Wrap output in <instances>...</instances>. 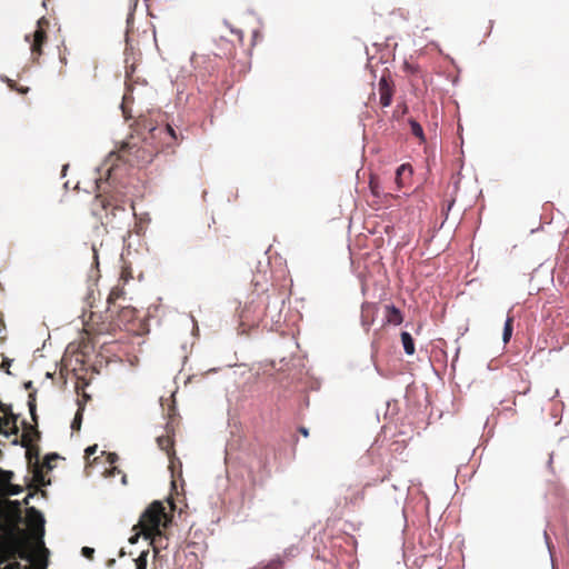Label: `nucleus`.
Instances as JSON below:
<instances>
[{
  "label": "nucleus",
  "instance_id": "c756f323",
  "mask_svg": "<svg viewBox=\"0 0 569 569\" xmlns=\"http://www.w3.org/2000/svg\"><path fill=\"white\" fill-rule=\"evenodd\" d=\"M299 432L303 436V437H308L309 436V431L307 428L305 427H300L299 428Z\"/></svg>",
  "mask_w": 569,
  "mask_h": 569
},
{
  "label": "nucleus",
  "instance_id": "39448f33",
  "mask_svg": "<svg viewBox=\"0 0 569 569\" xmlns=\"http://www.w3.org/2000/svg\"><path fill=\"white\" fill-rule=\"evenodd\" d=\"M379 94H380V104L382 107H389L392 101L393 96V84L389 77L382 76L379 80Z\"/></svg>",
  "mask_w": 569,
  "mask_h": 569
},
{
  "label": "nucleus",
  "instance_id": "f3484780",
  "mask_svg": "<svg viewBox=\"0 0 569 569\" xmlns=\"http://www.w3.org/2000/svg\"><path fill=\"white\" fill-rule=\"evenodd\" d=\"M512 325H513V318L508 317L505 322L503 335H502V339H503L505 343L509 342V340L512 336V330H513Z\"/></svg>",
  "mask_w": 569,
  "mask_h": 569
},
{
  "label": "nucleus",
  "instance_id": "393cba45",
  "mask_svg": "<svg viewBox=\"0 0 569 569\" xmlns=\"http://www.w3.org/2000/svg\"><path fill=\"white\" fill-rule=\"evenodd\" d=\"M81 553L88 558V559H92L93 558V555H94V549L93 548H90V547H83L82 550H81Z\"/></svg>",
  "mask_w": 569,
  "mask_h": 569
},
{
  "label": "nucleus",
  "instance_id": "a878e982",
  "mask_svg": "<svg viewBox=\"0 0 569 569\" xmlns=\"http://www.w3.org/2000/svg\"><path fill=\"white\" fill-rule=\"evenodd\" d=\"M9 87H10L11 89L18 90V91H19V92H21V93H27V92L29 91V88H18V87H17V83H16V82H13V81H10V82H9Z\"/></svg>",
  "mask_w": 569,
  "mask_h": 569
},
{
  "label": "nucleus",
  "instance_id": "ddd939ff",
  "mask_svg": "<svg viewBox=\"0 0 569 569\" xmlns=\"http://www.w3.org/2000/svg\"><path fill=\"white\" fill-rule=\"evenodd\" d=\"M27 516L32 525H38L40 527L42 535L44 520L40 511L37 510L34 507H30L27 509Z\"/></svg>",
  "mask_w": 569,
  "mask_h": 569
},
{
  "label": "nucleus",
  "instance_id": "cd10ccee",
  "mask_svg": "<svg viewBox=\"0 0 569 569\" xmlns=\"http://www.w3.org/2000/svg\"><path fill=\"white\" fill-rule=\"evenodd\" d=\"M118 460V456L116 453H109L108 455V461L109 463H114Z\"/></svg>",
  "mask_w": 569,
  "mask_h": 569
},
{
  "label": "nucleus",
  "instance_id": "aec40b11",
  "mask_svg": "<svg viewBox=\"0 0 569 569\" xmlns=\"http://www.w3.org/2000/svg\"><path fill=\"white\" fill-rule=\"evenodd\" d=\"M148 555L149 550H144L134 559L136 569H147Z\"/></svg>",
  "mask_w": 569,
  "mask_h": 569
},
{
  "label": "nucleus",
  "instance_id": "f257e3e1",
  "mask_svg": "<svg viewBox=\"0 0 569 569\" xmlns=\"http://www.w3.org/2000/svg\"><path fill=\"white\" fill-rule=\"evenodd\" d=\"M48 557L49 550L44 547L43 541H40L37 552H31L24 531L20 529H17V532L11 533L7 539L0 537V565L20 558L32 561L39 569H46Z\"/></svg>",
  "mask_w": 569,
  "mask_h": 569
},
{
  "label": "nucleus",
  "instance_id": "6e6552de",
  "mask_svg": "<svg viewBox=\"0 0 569 569\" xmlns=\"http://www.w3.org/2000/svg\"><path fill=\"white\" fill-rule=\"evenodd\" d=\"M23 425L24 430L21 436V446L28 448L33 441H38L40 439V432L36 427L28 425L27 422Z\"/></svg>",
  "mask_w": 569,
  "mask_h": 569
},
{
  "label": "nucleus",
  "instance_id": "c9c22d12",
  "mask_svg": "<svg viewBox=\"0 0 569 569\" xmlns=\"http://www.w3.org/2000/svg\"><path fill=\"white\" fill-rule=\"evenodd\" d=\"M31 385H32V382H31V381H29V382H28V383H26L24 386H26V388L28 389V388H30V387H31Z\"/></svg>",
  "mask_w": 569,
  "mask_h": 569
},
{
  "label": "nucleus",
  "instance_id": "4c0bfd02",
  "mask_svg": "<svg viewBox=\"0 0 569 569\" xmlns=\"http://www.w3.org/2000/svg\"><path fill=\"white\" fill-rule=\"evenodd\" d=\"M44 22V24H48V21H44V19H41V23Z\"/></svg>",
  "mask_w": 569,
  "mask_h": 569
},
{
  "label": "nucleus",
  "instance_id": "473e14b6",
  "mask_svg": "<svg viewBox=\"0 0 569 569\" xmlns=\"http://www.w3.org/2000/svg\"><path fill=\"white\" fill-rule=\"evenodd\" d=\"M552 460H553V457H552V455H550V457H549V461H548V465H549V467H550V468H551V466H552Z\"/></svg>",
  "mask_w": 569,
  "mask_h": 569
},
{
  "label": "nucleus",
  "instance_id": "4468645a",
  "mask_svg": "<svg viewBox=\"0 0 569 569\" xmlns=\"http://www.w3.org/2000/svg\"><path fill=\"white\" fill-rule=\"evenodd\" d=\"M401 342L407 355L411 356L415 353V341L409 332H401Z\"/></svg>",
  "mask_w": 569,
  "mask_h": 569
},
{
  "label": "nucleus",
  "instance_id": "9b49d317",
  "mask_svg": "<svg viewBox=\"0 0 569 569\" xmlns=\"http://www.w3.org/2000/svg\"><path fill=\"white\" fill-rule=\"evenodd\" d=\"M124 297V289L122 286L120 284H117L114 286L108 298H107V303H108V311L112 315L114 313V308H117V305L116 302L119 300V299H122Z\"/></svg>",
  "mask_w": 569,
  "mask_h": 569
},
{
  "label": "nucleus",
  "instance_id": "4be33fe9",
  "mask_svg": "<svg viewBox=\"0 0 569 569\" xmlns=\"http://www.w3.org/2000/svg\"><path fill=\"white\" fill-rule=\"evenodd\" d=\"M141 151H142V154L141 156H137V157L140 158L141 162H143V163L151 162L153 157L157 154V151H154V150L142 149Z\"/></svg>",
  "mask_w": 569,
  "mask_h": 569
},
{
  "label": "nucleus",
  "instance_id": "a211bd4d",
  "mask_svg": "<svg viewBox=\"0 0 569 569\" xmlns=\"http://www.w3.org/2000/svg\"><path fill=\"white\" fill-rule=\"evenodd\" d=\"M13 472L0 468V489H4L12 480Z\"/></svg>",
  "mask_w": 569,
  "mask_h": 569
},
{
  "label": "nucleus",
  "instance_id": "dca6fc26",
  "mask_svg": "<svg viewBox=\"0 0 569 569\" xmlns=\"http://www.w3.org/2000/svg\"><path fill=\"white\" fill-rule=\"evenodd\" d=\"M409 124L411 128V133L415 137H417L420 140V142H425L426 138H425L423 129L420 126V123H418L415 119H409Z\"/></svg>",
  "mask_w": 569,
  "mask_h": 569
},
{
  "label": "nucleus",
  "instance_id": "9d476101",
  "mask_svg": "<svg viewBox=\"0 0 569 569\" xmlns=\"http://www.w3.org/2000/svg\"><path fill=\"white\" fill-rule=\"evenodd\" d=\"M376 306L372 303H366L361 308V323L368 331L375 321Z\"/></svg>",
  "mask_w": 569,
  "mask_h": 569
},
{
  "label": "nucleus",
  "instance_id": "2f4dec72",
  "mask_svg": "<svg viewBox=\"0 0 569 569\" xmlns=\"http://www.w3.org/2000/svg\"><path fill=\"white\" fill-rule=\"evenodd\" d=\"M137 539H138V533L130 538V542L134 543L137 541Z\"/></svg>",
  "mask_w": 569,
  "mask_h": 569
},
{
  "label": "nucleus",
  "instance_id": "20e7f679",
  "mask_svg": "<svg viewBox=\"0 0 569 569\" xmlns=\"http://www.w3.org/2000/svg\"><path fill=\"white\" fill-rule=\"evenodd\" d=\"M151 134L152 137H156L157 134L161 136L167 147L177 146L183 139L182 134L177 132L176 129L170 124L153 128L151 130Z\"/></svg>",
  "mask_w": 569,
  "mask_h": 569
},
{
  "label": "nucleus",
  "instance_id": "b1692460",
  "mask_svg": "<svg viewBox=\"0 0 569 569\" xmlns=\"http://www.w3.org/2000/svg\"><path fill=\"white\" fill-rule=\"evenodd\" d=\"M282 567V561L280 559L271 560L268 565L264 566L263 569H280Z\"/></svg>",
  "mask_w": 569,
  "mask_h": 569
},
{
  "label": "nucleus",
  "instance_id": "423d86ee",
  "mask_svg": "<svg viewBox=\"0 0 569 569\" xmlns=\"http://www.w3.org/2000/svg\"><path fill=\"white\" fill-rule=\"evenodd\" d=\"M47 40V32L41 27V20L38 21V28L33 33V41L31 43V53L33 60H37L42 54V46Z\"/></svg>",
  "mask_w": 569,
  "mask_h": 569
},
{
  "label": "nucleus",
  "instance_id": "412c9836",
  "mask_svg": "<svg viewBox=\"0 0 569 569\" xmlns=\"http://www.w3.org/2000/svg\"><path fill=\"white\" fill-rule=\"evenodd\" d=\"M81 422H82V408H80L77 411V413H76V416H74V418H73V420L71 422V429L73 431H79L80 428H81Z\"/></svg>",
  "mask_w": 569,
  "mask_h": 569
},
{
  "label": "nucleus",
  "instance_id": "72a5a7b5",
  "mask_svg": "<svg viewBox=\"0 0 569 569\" xmlns=\"http://www.w3.org/2000/svg\"><path fill=\"white\" fill-rule=\"evenodd\" d=\"M237 34L239 36V39L241 40L242 39V32L241 31H237Z\"/></svg>",
  "mask_w": 569,
  "mask_h": 569
},
{
  "label": "nucleus",
  "instance_id": "f704fd0d",
  "mask_svg": "<svg viewBox=\"0 0 569 569\" xmlns=\"http://www.w3.org/2000/svg\"><path fill=\"white\" fill-rule=\"evenodd\" d=\"M453 204V200L448 203V210L451 209V206Z\"/></svg>",
  "mask_w": 569,
  "mask_h": 569
},
{
  "label": "nucleus",
  "instance_id": "bb28decb",
  "mask_svg": "<svg viewBox=\"0 0 569 569\" xmlns=\"http://www.w3.org/2000/svg\"><path fill=\"white\" fill-rule=\"evenodd\" d=\"M97 448L98 446L97 445H93V446H90L86 449V456L87 457H90L91 455H94L96 451H97Z\"/></svg>",
  "mask_w": 569,
  "mask_h": 569
},
{
  "label": "nucleus",
  "instance_id": "7c9ffc66",
  "mask_svg": "<svg viewBox=\"0 0 569 569\" xmlns=\"http://www.w3.org/2000/svg\"><path fill=\"white\" fill-rule=\"evenodd\" d=\"M370 188H371V190H372V193H373V194H377V191H376L377 186L373 183V181H372V180L370 181Z\"/></svg>",
  "mask_w": 569,
  "mask_h": 569
},
{
  "label": "nucleus",
  "instance_id": "1a4fd4ad",
  "mask_svg": "<svg viewBox=\"0 0 569 569\" xmlns=\"http://www.w3.org/2000/svg\"><path fill=\"white\" fill-rule=\"evenodd\" d=\"M412 167L409 163H403L397 169L396 183L399 189L407 184L412 176Z\"/></svg>",
  "mask_w": 569,
  "mask_h": 569
},
{
  "label": "nucleus",
  "instance_id": "0eeeda50",
  "mask_svg": "<svg viewBox=\"0 0 569 569\" xmlns=\"http://www.w3.org/2000/svg\"><path fill=\"white\" fill-rule=\"evenodd\" d=\"M403 321L401 311L393 305L385 306V323L399 326Z\"/></svg>",
  "mask_w": 569,
  "mask_h": 569
},
{
  "label": "nucleus",
  "instance_id": "e433bc0d",
  "mask_svg": "<svg viewBox=\"0 0 569 569\" xmlns=\"http://www.w3.org/2000/svg\"><path fill=\"white\" fill-rule=\"evenodd\" d=\"M118 209V207H114L113 210ZM119 210H121V212H124V209L123 208H119Z\"/></svg>",
  "mask_w": 569,
  "mask_h": 569
},
{
  "label": "nucleus",
  "instance_id": "c85d7f7f",
  "mask_svg": "<svg viewBox=\"0 0 569 569\" xmlns=\"http://www.w3.org/2000/svg\"><path fill=\"white\" fill-rule=\"evenodd\" d=\"M96 200L100 202L103 209H107L106 200L101 196H97Z\"/></svg>",
  "mask_w": 569,
  "mask_h": 569
},
{
  "label": "nucleus",
  "instance_id": "7ed1b4c3",
  "mask_svg": "<svg viewBox=\"0 0 569 569\" xmlns=\"http://www.w3.org/2000/svg\"><path fill=\"white\" fill-rule=\"evenodd\" d=\"M18 416L12 412L11 406L0 401V435L9 437L18 435Z\"/></svg>",
  "mask_w": 569,
  "mask_h": 569
},
{
  "label": "nucleus",
  "instance_id": "5701e85b",
  "mask_svg": "<svg viewBox=\"0 0 569 569\" xmlns=\"http://www.w3.org/2000/svg\"><path fill=\"white\" fill-rule=\"evenodd\" d=\"M4 492L9 496L19 495L22 491V488L18 485H12L11 482L3 489Z\"/></svg>",
  "mask_w": 569,
  "mask_h": 569
},
{
  "label": "nucleus",
  "instance_id": "6ab92c4d",
  "mask_svg": "<svg viewBox=\"0 0 569 569\" xmlns=\"http://www.w3.org/2000/svg\"><path fill=\"white\" fill-rule=\"evenodd\" d=\"M28 406H29V410H30V415H31L32 421L37 425L38 423V420H37L38 417H37V413H36V392L29 393Z\"/></svg>",
  "mask_w": 569,
  "mask_h": 569
},
{
  "label": "nucleus",
  "instance_id": "2eb2a0df",
  "mask_svg": "<svg viewBox=\"0 0 569 569\" xmlns=\"http://www.w3.org/2000/svg\"><path fill=\"white\" fill-rule=\"evenodd\" d=\"M157 443L161 450L170 456L173 449V439L169 435L158 437Z\"/></svg>",
  "mask_w": 569,
  "mask_h": 569
},
{
  "label": "nucleus",
  "instance_id": "f03ea898",
  "mask_svg": "<svg viewBox=\"0 0 569 569\" xmlns=\"http://www.w3.org/2000/svg\"><path fill=\"white\" fill-rule=\"evenodd\" d=\"M171 521L166 512V508L161 501H153L141 515L140 520L134 528H140L141 533L151 540L161 537V527H167Z\"/></svg>",
  "mask_w": 569,
  "mask_h": 569
},
{
  "label": "nucleus",
  "instance_id": "f8f14e48",
  "mask_svg": "<svg viewBox=\"0 0 569 569\" xmlns=\"http://www.w3.org/2000/svg\"><path fill=\"white\" fill-rule=\"evenodd\" d=\"M114 312L118 315L119 326L130 322L136 317V309L129 306L122 307L120 310L114 309Z\"/></svg>",
  "mask_w": 569,
  "mask_h": 569
}]
</instances>
